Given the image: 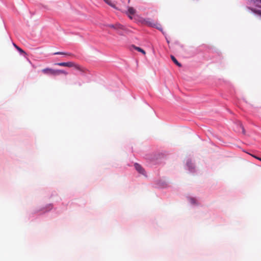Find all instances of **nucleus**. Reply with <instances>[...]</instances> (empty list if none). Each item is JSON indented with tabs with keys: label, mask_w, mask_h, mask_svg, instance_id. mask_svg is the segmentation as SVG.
<instances>
[{
	"label": "nucleus",
	"mask_w": 261,
	"mask_h": 261,
	"mask_svg": "<svg viewBox=\"0 0 261 261\" xmlns=\"http://www.w3.org/2000/svg\"><path fill=\"white\" fill-rule=\"evenodd\" d=\"M42 72L44 74L46 75H58L60 74H64V75H67L68 73L63 70H55L49 68H46L43 69L41 70Z\"/></svg>",
	"instance_id": "obj_1"
},
{
	"label": "nucleus",
	"mask_w": 261,
	"mask_h": 261,
	"mask_svg": "<svg viewBox=\"0 0 261 261\" xmlns=\"http://www.w3.org/2000/svg\"><path fill=\"white\" fill-rule=\"evenodd\" d=\"M142 23L148 27L155 28L159 30H161V25L160 24L154 22L150 18L144 19L142 20Z\"/></svg>",
	"instance_id": "obj_2"
},
{
	"label": "nucleus",
	"mask_w": 261,
	"mask_h": 261,
	"mask_svg": "<svg viewBox=\"0 0 261 261\" xmlns=\"http://www.w3.org/2000/svg\"><path fill=\"white\" fill-rule=\"evenodd\" d=\"M107 27L114 29L115 30H124V27L119 23H117L115 24H108Z\"/></svg>",
	"instance_id": "obj_3"
},
{
	"label": "nucleus",
	"mask_w": 261,
	"mask_h": 261,
	"mask_svg": "<svg viewBox=\"0 0 261 261\" xmlns=\"http://www.w3.org/2000/svg\"><path fill=\"white\" fill-rule=\"evenodd\" d=\"M56 65H59L60 66L72 67L73 66H74V62H61L56 63Z\"/></svg>",
	"instance_id": "obj_4"
},
{
	"label": "nucleus",
	"mask_w": 261,
	"mask_h": 261,
	"mask_svg": "<svg viewBox=\"0 0 261 261\" xmlns=\"http://www.w3.org/2000/svg\"><path fill=\"white\" fill-rule=\"evenodd\" d=\"M135 167L136 169L141 174H144V170L143 168L138 164L135 163Z\"/></svg>",
	"instance_id": "obj_5"
},
{
	"label": "nucleus",
	"mask_w": 261,
	"mask_h": 261,
	"mask_svg": "<svg viewBox=\"0 0 261 261\" xmlns=\"http://www.w3.org/2000/svg\"><path fill=\"white\" fill-rule=\"evenodd\" d=\"M54 55H66L70 57H74V55L71 53H64V52H56L54 54Z\"/></svg>",
	"instance_id": "obj_6"
},
{
	"label": "nucleus",
	"mask_w": 261,
	"mask_h": 261,
	"mask_svg": "<svg viewBox=\"0 0 261 261\" xmlns=\"http://www.w3.org/2000/svg\"><path fill=\"white\" fill-rule=\"evenodd\" d=\"M171 58L172 60V61L178 67H181V64L179 63L177 60L176 59V58L173 56H171Z\"/></svg>",
	"instance_id": "obj_7"
},
{
	"label": "nucleus",
	"mask_w": 261,
	"mask_h": 261,
	"mask_svg": "<svg viewBox=\"0 0 261 261\" xmlns=\"http://www.w3.org/2000/svg\"><path fill=\"white\" fill-rule=\"evenodd\" d=\"M136 13V10L133 7H128V14L134 15Z\"/></svg>",
	"instance_id": "obj_8"
},
{
	"label": "nucleus",
	"mask_w": 261,
	"mask_h": 261,
	"mask_svg": "<svg viewBox=\"0 0 261 261\" xmlns=\"http://www.w3.org/2000/svg\"><path fill=\"white\" fill-rule=\"evenodd\" d=\"M133 47L137 51L142 53L143 55H145L146 54V52L145 51V50L142 49L141 48L135 46L134 45H133Z\"/></svg>",
	"instance_id": "obj_9"
},
{
	"label": "nucleus",
	"mask_w": 261,
	"mask_h": 261,
	"mask_svg": "<svg viewBox=\"0 0 261 261\" xmlns=\"http://www.w3.org/2000/svg\"><path fill=\"white\" fill-rule=\"evenodd\" d=\"M107 4L110 6L115 8V5L110 0H103Z\"/></svg>",
	"instance_id": "obj_10"
},
{
	"label": "nucleus",
	"mask_w": 261,
	"mask_h": 261,
	"mask_svg": "<svg viewBox=\"0 0 261 261\" xmlns=\"http://www.w3.org/2000/svg\"><path fill=\"white\" fill-rule=\"evenodd\" d=\"M253 3H254L257 7L261 8V6L259 5L261 4V0H253Z\"/></svg>",
	"instance_id": "obj_11"
},
{
	"label": "nucleus",
	"mask_w": 261,
	"mask_h": 261,
	"mask_svg": "<svg viewBox=\"0 0 261 261\" xmlns=\"http://www.w3.org/2000/svg\"><path fill=\"white\" fill-rule=\"evenodd\" d=\"M13 45L15 47V48L20 52V53H24L25 54V52L21 49L19 47H18V46H17L15 43H13Z\"/></svg>",
	"instance_id": "obj_12"
},
{
	"label": "nucleus",
	"mask_w": 261,
	"mask_h": 261,
	"mask_svg": "<svg viewBox=\"0 0 261 261\" xmlns=\"http://www.w3.org/2000/svg\"><path fill=\"white\" fill-rule=\"evenodd\" d=\"M72 67H75L76 69L80 71L82 70L81 67L77 64H76L75 63H74V66H73Z\"/></svg>",
	"instance_id": "obj_13"
},
{
	"label": "nucleus",
	"mask_w": 261,
	"mask_h": 261,
	"mask_svg": "<svg viewBox=\"0 0 261 261\" xmlns=\"http://www.w3.org/2000/svg\"><path fill=\"white\" fill-rule=\"evenodd\" d=\"M238 125H239V127H240V128H241V129L242 130V133L243 134H245V129H244V127L243 126L241 122H239Z\"/></svg>",
	"instance_id": "obj_14"
},
{
	"label": "nucleus",
	"mask_w": 261,
	"mask_h": 261,
	"mask_svg": "<svg viewBox=\"0 0 261 261\" xmlns=\"http://www.w3.org/2000/svg\"><path fill=\"white\" fill-rule=\"evenodd\" d=\"M251 10L253 12H254V13H255L256 14L261 15V10H254V9H251Z\"/></svg>",
	"instance_id": "obj_15"
},
{
	"label": "nucleus",
	"mask_w": 261,
	"mask_h": 261,
	"mask_svg": "<svg viewBox=\"0 0 261 261\" xmlns=\"http://www.w3.org/2000/svg\"><path fill=\"white\" fill-rule=\"evenodd\" d=\"M252 156H253V157H254L255 158H256V159H258V160H259L261 161V158H258V157H257V156H254V155H252Z\"/></svg>",
	"instance_id": "obj_16"
},
{
	"label": "nucleus",
	"mask_w": 261,
	"mask_h": 261,
	"mask_svg": "<svg viewBox=\"0 0 261 261\" xmlns=\"http://www.w3.org/2000/svg\"><path fill=\"white\" fill-rule=\"evenodd\" d=\"M132 15H130V14H128V17H129L130 19H133V17L131 16Z\"/></svg>",
	"instance_id": "obj_17"
},
{
	"label": "nucleus",
	"mask_w": 261,
	"mask_h": 261,
	"mask_svg": "<svg viewBox=\"0 0 261 261\" xmlns=\"http://www.w3.org/2000/svg\"><path fill=\"white\" fill-rule=\"evenodd\" d=\"M191 202L192 203H194V200L193 199H191Z\"/></svg>",
	"instance_id": "obj_18"
}]
</instances>
